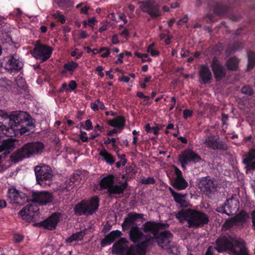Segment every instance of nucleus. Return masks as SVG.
I'll return each mask as SVG.
<instances>
[{
    "mask_svg": "<svg viewBox=\"0 0 255 255\" xmlns=\"http://www.w3.org/2000/svg\"><path fill=\"white\" fill-rule=\"evenodd\" d=\"M8 119H10L12 126L17 128L21 134L28 135L33 132L34 125L31 118L26 113L20 112L9 116L3 111L0 110V128L3 126V122Z\"/></svg>",
    "mask_w": 255,
    "mask_h": 255,
    "instance_id": "f257e3e1",
    "label": "nucleus"
},
{
    "mask_svg": "<svg viewBox=\"0 0 255 255\" xmlns=\"http://www.w3.org/2000/svg\"><path fill=\"white\" fill-rule=\"evenodd\" d=\"M176 218L181 223L186 221L189 228H198L203 227L209 222V216L206 213L193 209H182L176 215Z\"/></svg>",
    "mask_w": 255,
    "mask_h": 255,
    "instance_id": "f03ea898",
    "label": "nucleus"
},
{
    "mask_svg": "<svg viewBox=\"0 0 255 255\" xmlns=\"http://www.w3.org/2000/svg\"><path fill=\"white\" fill-rule=\"evenodd\" d=\"M43 148V144L39 141L26 143L10 155V160L16 163L25 158L41 153Z\"/></svg>",
    "mask_w": 255,
    "mask_h": 255,
    "instance_id": "7ed1b4c3",
    "label": "nucleus"
},
{
    "mask_svg": "<svg viewBox=\"0 0 255 255\" xmlns=\"http://www.w3.org/2000/svg\"><path fill=\"white\" fill-rule=\"evenodd\" d=\"M115 177L112 174H109L103 178L100 182L101 189H108V193L112 195L114 194H122L128 188L127 181L120 182L119 184L114 185Z\"/></svg>",
    "mask_w": 255,
    "mask_h": 255,
    "instance_id": "20e7f679",
    "label": "nucleus"
},
{
    "mask_svg": "<svg viewBox=\"0 0 255 255\" xmlns=\"http://www.w3.org/2000/svg\"><path fill=\"white\" fill-rule=\"evenodd\" d=\"M34 172L37 184L43 187L51 185L54 174L49 166L44 164L36 166Z\"/></svg>",
    "mask_w": 255,
    "mask_h": 255,
    "instance_id": "39448f33",
    "label": "nucleus"
},
{
    "mask_svg": "<svg viewBox=\"0 0 255 255\" xmlns=\"http://www.w3.org/2000/svg\"><path fill=\"white\" fill-rule=\"evenodd\" d=\"M7 196L10 204L22 206L29 201L27 196L23 192L11 187L7 191Z\"/></svg>",
    "mask_w": 255,
    "mask_h": 255,
    "instance_id": "423d86ee",
    "label": "nucleus"
},
{
    "mask_svg": "<svg viewBox=\"0 0 255 255\" xmlns=\"http://www.w3.org/2000/svg\"><path fill=\"white\" fill-rule=\"evenodd\" d=\"M39 213V208L37 205L28 204L18 212V215L23 220L29 223L36 220Z\"/></svg>",
    "mask_w": 255,
    "mask_h": 255,
    "instance_id": "0eeeda50",
    "label": "nucleus"
},
{
    "mask_svg": "<svg viewBox=\"0 0 255 255\" xmlns=\"http://www.w3.org/2000/svg\"><path fill=\"white\" fill-rule=\"evenodd\" d=\"M249 214L244 211H241L238 214L227 220L223 225L225 230H229L234 226L242 227L249 218Z\"/></svg>",
    "mask_w": 255,
    "mask_h": 255,
    "instance_id": "6e6552de",
    "label": "nucleus"
},
{
    "mask_svg": "<svg viewBox=\"0 0 255 255\" xmlns=\"http://www.w3.org/2000/svg\"><path fill=\"white\" fill-rule=\"evenodd\" d=\"M203 144L212 150H227L228 146L226 142L220 139L218 135L211 134L205 137Z\"/></svg>",
    "mask_w": 255,
    "mask_h": 255,
    "instance_id": "1a4fd4ad",
    "label": "nucleus"
},
{
    "mask_svg": "<svg viewBox=\"0 0 255 255\" xmlns=\"http://www.w3.org/2000/svg\"><path fill=\"white\" fill-rule=\"evenodd\" d=\"M201 160V156L190 149L182 151L178 156V161L183 168H185L189 162L197 163Z\"/></svg>",
    "mask_w": 255,
    "mask_h": 255,
    "instance_id": "9d476101",
    "label": "nucleus"
},
{
    "mask_svg": "<svg viewBox=\"0 0 255 255\" xmlns=\"http://www.w3.org/2000/svg\"><path fill=\"white\" fill-rule=\"evenodd\" d=\"M239 209V201L236 198L232 197L227 199L225 204L221 207H218L216 211L225 214L228 216L234 215Z\"/></svg>",
    "mask_w": 255,
    "mask_h": 255,
    "instance_id": "9b49d317",
    "label": "nucleus"
},
{
    "mask_svg": "<svg viewBox=\"0 0 255 255\" xmlns=\"http://www.w3.org/2000/svg\"><path fill=\"white\" fill-rule=\"evenodd\" d=\"M141 10L149 14L152 18H156L161 15L159 5L153 0H146L140 3Z\"/></svg>",
    "mask_w": 255,
    "mask_h": 255,
    "instance_id": "f8f14e48",
    "label": "nucleus"
},
{
    "mask_svg": "<svg viewBox=\"0 0 255 255\" xmlns=\"http://www.w3.org/2000/svg\"><path fill=\"white\" fill-rule=\"evenodd\" d=\"M30 200L39 205L44 206L53 202L54 196L51 192L48 191L33 192Z\"/></svg>",
    "mask_w": 255,
    "mask_h": 255,
    "instance_id": "ddd939ff",
    "label": "nucleus"
},
{
    "mask_svg": "<svg viewBox=\"0 0 255 255\" xmlns=\"http://www.w3.org/2000/svg\"><path fill=\"white\" fill-rule=\"evenodd\" d=\"M52 50V48L47 45L37 44L33 49V56L43 62L50 57Z\"/></svg>",
    "mask_w": 255,
    "mask_h": 255,
    "instance_id": "4468645a",
    "label": "nucleus"
},
{
    "mask_svg": "<svg viewBox=\"0 0 255 255\" xmlns=\"http://www.w3.org/2000/svg\"><path fill=\"white\" fill-rule=\"evenodd\" d=\"M197 186L201 191L207 195L211 194L212 191L216 187L214 178L209 176L198 179Z\"/></svg>",
    "mask_w": 255,
    "mask_h": 255,
    "instance_id": "2eb2a0df",
    "label": "nucleus"
},
{
    "mask_svg": "<svg viewBox=\"0 0 255 255\" xmlns=\"http://www.w3.org/2000/svg\"><path fill=\"white\" fill-rule=\"evenodd\" d=\"M248 253V249L243 240L233 238L229 252L232 255H246Z\"/></svg>",
    "mask_w": 255,
    "mask_h": 255,
    "instance_id": "dca6fc26",
    "label": "nucleus"
},
{
    "mask_svg": "<svg viewBox=\"0 0 255 255\" xmlns=\"http://www.w3.org/2000/svg\"><path fill=\"white\" fill-rule=\"evenodd\" d=\"M173 234L168 230L161 232L155 237L158 245L162 249H168L170 248V243L173 239Z\"/></svg>",
    "mask_w": 255,
    "mask_h": 255,
    "instance_id": "f3484780",
    "label": "nucleus"
},
{
    "mask_svg": "<svg viewBox=\"0 0 255 255\" xmlns=\"http://www.w3.org/2000/svg\"><path fill=\"white\" fill-rule=\"evenodd\" d=\"M60 217V214L59 213H53L44 221L35 224L34 226L43 227L45 229L49 230H54L59 221Z\"/></svg>",
    "mask_w": 255,
    "mask_h": 255,
    "instance_id": "a211bd4d",
    "label": "nucleus"
},
{
    "mask_svg": "<svg viewBox=\"0 0 255 255\" xmlns=\"http://www.w3.org/2000/svg\"><path fill=\"white\" fill-rule=\"evenodd\" d=\"M174 173L176 175L172 183V186L180 190L186 189L188 186V182L183 178L182 171L176 166H174Z\"/></svg>",
    "mask_w": 255,
    "mask_h": 255,
    "instance_id": "6ab92c4d",
    "label": "nucleus"
},
{
    "mask_svg": "<svg viewBox=\"0 0 255 255\" xmlns=\"http://www.w3.org/2000/svg\"><path fill=\"white\" fill-rule=\"evenodd\" d=\"M211 66L216 81H219L225 77L226 69L216 57L213 58Z\"/></svg>",
    "mask_w": 255,
    "mask_h": 255,
    "instance_id": "aec40b11",
    "label": "nucleus"
},
{
    "mask_svg": "<svg viewBox=\"0 0 255 255\" xmlns=\"http://www.w3.org/2000/svg\"><path fill=\"white\" fill-rule=\"evenodd\" d=\"M23 63L21 59L16 54L11 55L5 65L7 69L15 71H19L23 67Z\"/></svg>",
    "mask_w": 255,
    "mask_h": 255,
    "instance_id": "412c9836",
    "label": "nucleus"
},
{
    "mask_svg": "<svg viewBox=\"0 0 255 255\" xmlns=\"http://www.w3.org/2000/svg\"><path fill=\"white\" fill-rule=\"evenodd\" d=\"M143 215L135 212H130L127 214L123 223L122 224V229L124 231L128 230L129 228L135 224L138 219H142Z\"/></svg>",
    "mask_w": 255,
    "mask_h": 255,
    "instance_id": "4be33fe9",
    "label": "nucleus"
},
{
    "mask_svg": "<svg viewBox=\"0 0 255 255\" xmlns=\"http://www.w3.org/2000/svg\"><path fill=\"white\" fill-rule=\"evenodd\" d=\"M233 238H228L225 236L220 237L216 241L215 249L219 253L224 251H227L229 253Z\"/></svg>",
    "mask_w": 255,
    "mask_h": 255,
    "instance_id": "5701e85b",
    "label": "nucleus"
},
{
    "mask_svg": "<svg viewBox=\"0 0 255 255\" xmlns=\"http://www.w3.org/2000/svg\"><path fill=\"white\" fill-rule=\"evenodd\" d=\"M243 162L246 165L247 171L255 170V148L249 150L245 155Z\"/></svg>",
    "mask_w": 255,
    "mask_h": 255,
    "instance_id": "b1692460",
    "label": "nucleus"
},
{
    "mask_svg": "<svg viewBox=\"0 0 255 255\" xmlns=\"http://www.w3.org/2000/svg\"><path fill=\"white\" fill-rule=\"evenodd\" d=\"M16 142L15 139L8 138L4 140L0 145V153L2 152L0 155H2L3 158H5L10 151L15 148Z\"/></svg>",
    "mask_w": 255,
    "mask_h": 255,
    "instance_id": "393cba45",
    "label": "nucleus"
},
{
    "mask_svg": "<svg viewBox=\"0 0 255 255\" xmlns=\"http://www.w3.org/2000/svg\"><path fill=\"white\" fill-rule=\"evenodd\" d=\"M85 203L86 215H91L98 210L99 206V199L97 196H94L90 201L85 200Z\"/></svg>",
    "mask_w": 255,
    "mask_h": 255,
    "instance_id": "a878e982",
    "label": "nucleus"
},
{
    "mask_svg": "<svg viewBox=\"0 0 255 255\" xmlns=\"http://www.w3.org/2000/svg\"><path fill=\"white\" fill-rule=\"evenodd\" d=\"M199 75L203 84H207L211 82L212 74L207 66L202 65L200 67Z\"/></svg>",
    "mask_w": 255,
    "mask_h": 255,
    "instance_id": "bb28decb",
    "label": "nucleus"
},
{
    "mask_svg": "<svg viewBox=\"0 0 255 255\" xmlns=\"http://www.w3.org/2000/svg\"><path fill=\"white\" fill-rule=\"evenodd\" d=\"M129 239L134 243H138L143 239V233L137 226H132L129 232Z\"/></svg>",
    "mask_w": 255,
    "mask_h": 255,
    "instance_id": "cd10ccee",
    "label": "nucleus"
},
{
    "mask_svg": "<svg viewBox=\"0 0 255 255\" xmlns=\"http://www.w3.org/2000/svg\"><path fill=\"white\" fill-rule=\"evenodd\" d=\"M122 233L119 230H115L111 232L101 242L102 247H105L111 244L114 241L120 237Z\"/></svg>",
    "mask_w": 255,
    "mask_h": 255,
    "instance_id": "c85d7f7f",
    "label": "nucleus"
},
{
    "mask_svg": "<svg viewBox=\"0 0 255 255\" xmlns=\"http://www.w3.org/2000/svg\"><path fill=\"white\" fill-rule=\"evenodd\" d=\"M170 191L172 197L174 198L175 201L179 204L180 206L182 207H187L188 206L189 203L185 200L186 194H182L176 192L171 188H170Z\"/></svg>",
    "mask_w": 255,
    "mask_h": 255,
    "instance_id": "c756f323",
    "label": "nucleus"
},
{
    "mask_svg": "<svg viewBox=\"0 0 255 255\" xmlns=\"http://www.w3.org/2000/svg\"><path fill=\"white\" fill-rule=\"evenodd\" d=\"M128 248V241L125 238L120 239L113 246V252L116 254L123 253Z\"/></svg>",
    "mask_w": 255,
    "mask_h": 255,
    "instance_id": "7c9ffc66",
    "label": "nucleus"
},
{
    "mask_svg": "<svg viewBox=\"0 0 255 255\" xmlns=\"http://www.w3.org/2000/svg\"><path fill=\"white\" fill-rule=\"evenodd\" d=\"M142 229L145 233L150 232L154 236L158 235L156 222H146L143 225Z\"/></svg>",
    "mask_w": 255,
    "mask_h": 255,
    "instance_id": "2f4dec72",
    "label": "nucleus"
},
{
    "mask_svg": "<svg viewBox=\"0 0 255 255\" xmlns=\"http://www.w3.org/2000/svg\"><path fill=\"white\" fill-rule=\"evenodd\" d=\"M125 119L122 116H118L109 121V124L114 127L123 128L125 125Z\"/></svg>",
    "mask_w": 255,
    "mask_h": 255,
    "instance_id": "473e14b6",
    "label": "nucleus"
},
{
    "mask_svg": "<svg viewBox=\"0 0 255 255\" xmlns=\"http://www.w3.org/2000/svg\"><path fill=\"white\" fill-rule=\"evenodd\" d=\"M239 60L236 57L229 58L226 63L228 69L231 71H236L238 68Z\"/></svg>",
    "mask_w": 255,
    "mask_h": 255,
    "instance_id": "72a5a7b5",
    "label": "nucleus"
},
{
    "mask_svg": "<svg viewBox=\"0 0 255 255\" xmlns=\"http://www.w3.org/2000/svg\"><path fill=\"white\" fill-rule=\"evenodd\" d=\"M85 208V200H82L77 204L74 208V214L77 216L87 215Z\"/></svg>",
    "mask_w": 255,
    "mask_h": 255,
    "instance_id": "f704fd0d",
    "label": "nucleus"
},
{
    "mask_svg": "<svg viewBox=\"0 0 255 255\" xmlns=\"http://www.w3.org/2000/svg\"><path fill=\"white\" fill-rule=\"evenodd\" d=\"M86 235L85 231H81L72 234L66 240V242L71 243L74 241H81Z\"/></svg>",
    "mask_w": 255,
    "mask_h": 255,
    "instance_id": "c9c22d12",
    "label": "nucleus"
},
{
    "mask_svg": "<svg viewBox=\"0 0 255 255\" xmlns=\"http://www.w3.org/2000/svg\"><path fill=\"white\" fill-rule=\"evenodd\" d=\"M99 155L101 156L107 163L111 165H112L115 161L113 156L105 149L101 151Z\"/></svg>",
    "mask_w": 255,
    "mask_h": 255,
    "instance_id": "e433bc0d",
    "label": "nucleus"
},
{
    "mask_svg": "<svg viewBox=\"0 0 255 255\" xmlns=\"http://www.w3.org/2000/svg\"><path fill=\"white\" fill-rule=\"evenodd\" d=\"M74 187V182L71 178L66 180L61 185V189L63 191H69Z\"/></svg>",
    "mask_w": 255,
    "mask_h": 255,
    "instance_id": "4c0bfd02",
    "label": "nucleus"
},
{
    "mask_svg": "<svg viewBox=\"0 0 255 255\" xmlns=\"http://www.w3.org/2000/svg\"><path fill=\"white\" fill-rule=\"evenodd\" d=\"M255 65V53L252 51L248 53V68L252 69Z\"/></svg>",
    "mask_w": 255,
    "mask_h": 255,
    "instance_id": "58836bf2",
    "label": "nucleus"
},
{
    "mask_svg": "<svg viewBox=\"0 0 255 255\" xmlns=\"http://www.w3.org/2000/svg\"><path fill=\"white\" fill-rule=\"evenodd\" d=\"M78 64L75 62L71 61L68 63L65 64L64 68L66 71H73L76 68L78 67Z\"/></svg>",
    "mask_w": 255,
    "mask_h": 255,
    "instance_id": "ea45409f",
    "label": "nucleus"
},
{
    "mask_svg": "<svg viewBox=\"0 0 255 255\" xmlns=\"http://www.w3.org/2000/svg\"><path fill=\"white\" fill-rule=\"evenodd\" d=\"M227 10V8L220 4H217L214 7V12L219 15L224 14Z\"/></svg>",
    "mask_w": 255,
    "mask_h": 255,
    "instance_id": "a19ab883",
    "label": "nucleus"
},
{
    "mask_svg": "<svg viewBox=\"0 0 255 255\" xmlns=\"http://www.w3.org/2000/svg\"><path fill=\"white\" fill-rule=\"evenodd\" d=\"M145 130L148 133L153 132L154 134L157 135L158 133L159 128L158 127L152 128L150 126L149 124H147L145 126Z\"/></svg>",
    "mask_w": 255,
    "mask_h": 255,
    "instance_id": "79ce46f5",
    "label": "nucleus"
},
{
    "mask_svg": "<svg viewBox=\"0 0 255 255\" xmlns=\"http://www.w3.org/2000/svg\"><path fill=\"white\" fill-rule=\"evenodd\" d=\"M241 92L243 94H246V95H247L249 96H251L253 94L254 91L251 86L247 85V86H245L242 88Z\"/></svg>",
    "mask_w": 255,
    "mask_h": 255,
    "instance_id": "37998d69",
    "label": "nucleus"
},
{
    "mask_svg": "<svg viewBox=\"0 0 255 255\" xmlns=\"http://www.w3.org/2000/svg\"><path fill=\"white\" fill-rule=\"evenodd\" d=\"M140 183L142 184H154L155 183V180L153 177H148L147 178L141 179Z\"/></svg>",
    "mask_w": 255,
    "mask_h": 255,
    "instance_id": "c03bdc74",
    "label": "nucleus"
},
{
    "mask_svg": "<svg viewBox=\"0 0 255 255\" xmlns=\"http://www.w3.org/2000/svg\"><path fill=\"white\" fill-rule=\"evenodd\" d=\"M53 16L57 19V20L60 21L61 23L63 24L65 22V16L64 15L61 14L60 12L56 11L55 13L53 14Z\"/></svg>",
    "mask_w": 255,
    "mask_h": 255,
    "instance_id": "a18cd8bd",
    "label": "nucleus"
},
{
    "mask_svg": "<svg viewBox=\"0 0 255 255\" xmlns=\"http://www.w3.org/2000/svg\"><path fill=\"white\" fill-rule=\"evenodd\" d=\"M154 46V44L151 43V44H150L148 46V47L147 49V52L148 53H149L153 56H156L159 54V52L153 49Z\"/></svg>",
    "mask_w": 255,
    "mask_h": 255,
    "instance_id": "49530a36",
    "label": "nucleus"
},
{
    "mask_svg": "<svg viewBox=\"0 0 255 255\" xmlns=\"http://www.w3.org/2000/svg\"><path fill=\"white\" fill-rule=\"evenodd\" d=\"M134 54L137 57L141 58L142 61L143 62H146V61H151V59L150 58L148 59L147 60L145 59V58H147L148 56L147 54H146V53L141 54V53H139L138 52H135Z\"/></svg>",
    "mask_w": 255,
    "mask_h": 255,
    "instance_id": "de8ad7c7",
    "label": "nucleus"
},
{
    "mask_svg": "<svg viewBox=\"0 0 255 255\" xmlns=\"http://www.w3.org/2000/svg\"><path fill=\"white\" fill-rule=\"evenodd\" d=\"M169 225L166 223H157V231L159 232V230L166 229L169 227Z\"/></svg>",
    "mask_w": 255,
    "mask_h": 255,
    "instance_id": "09e8293b",
    "label": "nucleus"
},
{
    "mask_svg": "<svg viewBox=\"0 0 255 255\" xmlns=\"http://www.w3.org/2000/svg\"><path fill=\"white\" fill-rule=\"evenodd\" d=\"M193 112L191 110L186 109L183 111V117L185 119H187L188 117L192 116Z\"/></svg>",
    "mask_w": 255,
    "mask_h": 255,
    "instance_id": "8fccbe9b",
    "label": "nucleus"
},
{
    "mask_svg": "<svg viewBox=\"0 0 255 255\" xmlns=\"http://www.w3.org/2000/svg\"><path fill=\"white\" fill-rule=\"evenodd\" d=\"M80 139L83 142H87L88 140V138L87 136H85V135H86V132L84 131H81L80 132Z\"/></svg>",
    "mask_w": 255,
    "mask_h": 255,
    "instance_id": "3c124183",
    "label": "nucleus"
},
{
    "mask_svg": "<svg viewBox=\"0 0 255 255\" xmlns=\"http://www.w3.org/2000/svg\"><path fill=\"white\" fill-rule=\"evenodd\" d=\"M68 86L71 90H74L77 88V85L75 81L72 80L70 81Z\"/></svg>",
    "mask_w": 255,
    "mask_h": 255,
    "instance_id": "603ef678",
    "label": "nucleus"
},
{
    "mask_svg": "<svg viewBox=\"0 0 255 255\" xmlns=\"http://www.w3.org/2000/svg\"><path fill=\"white\" fill-rule=\"evenodd\" d=\"M86 128H85L86 130H90L92 129V124L90 120H87L85 121Z\"/></svg>",
    "mask_w": 255,
    "mask_h": 255,
    "instance_id": "864d4df0",
    "label": "nucleus"
},
{
    "mask_svg": "<svg viewBox=\"0 0 255 255\" xmlns=\"http://www.w3.org/2000/svg\"><path fill=\"white\" fill-rule=\"evenodd\" d=\"M23 236L20 235H15L14 236V240L16 243H19L23 240Z\"/></svg>",
    "mask_w": 255,
    "mask_h": 255,
    "instance_id": "5fc2aeb1",
    "label": "nucleus"
},
{
    "mask_svg": "<svg viewBox=\"0 0 255 255\" xmlns=\"http://www.w3.org/2000/svg\"><path fill=\"white\" fill-rule=\"evenodd\" d=\"M103 70V68L102 66H98L96 69V71L99 72V75L101 77H103L104 76V74L102 72Z\"/></svg>",
    "mask_w": 255,
    "mask_h": 255,
    "instance_id": "6e6d98bb",
    "label": "nucleus"
},
{
    "mask_svg": "<svg viewBox=\"0 0 255 255\" xmlns=\"http://www.w3.org/2000/svg\"><path fill=\"white\" fill-rule=\"evenodd\" d=\"M112 41L114 44H116L119 43V41L118 40V36L117 34H115L112 36Z\"/></svg>",
    "mask_w": 255,
    "mask_h": 255,
    "instance_id": "4d7b16f0",
    "label": "nucleus"
},
{
    "mask_svg": "<svg viewBox=\"0 0 255 255\" xmlns=\"http://www.w3.org/2000/svg\"><path fill=\"white\" fill-rule=\"evenodd\" d=\"M189 52L186 51L184 48H182L181 52V56L182 57H186L189 56Z\"/></svg>",
    "mask_w": 255,
    "mask_h": 255,
    "instance_id": "13d9d810",
    "label": "nucleus"
},
{
    "mask_svg": "<svg viewBox=\"0 0 255 255\" xmlns=\"http://www.w3.org/2000/svg\"><path fill=\"white\" fill-rule=\"evenodd\" d=\"M252 216V222L253 224V227L255 230V211H253L251 213Z\"/></svg>",
    "mask_w": 255,
    "mask_h": 255,
    "instance_id": "bf43d9fd",
    "label": "nucleus"
},
{
    "mask_svg": "<svg viewBox=\"0 0 255 255\" xmlns=\"http://www.w3.org/2000/svg\"><path fill=\"white\" fill-rule=\"evenodd\" d=\"M96 102L98 104V108L101 110H105L106 109L104 104L101 102L99 100L97 99Z\"/></svg>",
    "mask_w": 255,
    "mask_h": 255,
    "instance_id": "052dcab7",
    "label": "nucleus"
},
{
    "mask_svg": "<svg viewBox=\"0 0 255 255\" xmlns=\"http://www.w3.org/2000/svg\"><path fill=\"white\" fill-rule=\"evenodd\" d=\"M124 53H120L118 55V58L117 60V61H116V63L117 64V63H118V62H120L121 63H123V58L124 57Z\"/></svg>",
    "mask_w": 255,
    "mask_h": 255,
    "instance_id": "680f3d73",
    "label": "nucleus"
},
{
    "mask_svg": "<svg viewBox=\"0 0 255 255\" xmlns=\"http://www.w3.org/2000/svg\"><path fill=\"white\" fill-rule=\"evenodd\" d=\"M110 50L109 48H107V49L105 50V52L102 53L101 54V57L103 58H106L108 57L110 55Z\"/></svg>",
    "mask_w": 255,
    "mask_h": 255,
    "instance_id": "e2e57ef3",
    "label": "nucleus"
},
{
    "mask_svg": "<svg viewBox=\"0 0 255 255\" xmlns=\"http://www.w3.org/2000/svg\"><path fill=\"white\" fill-rule=\"evenodd\" d=\"M130 80V78L126 76H123L119 79L120 81H124L125 83H128Z\"/></svg>",
    "mask_w": 255,
    "mask_h": 255,
    "instance_id": "0e129e2a",
    "label": "nucleus"
},
{
    "mask_svg": "<svg viewBox=\"0 0 255 255\" xmlns=\"http://www.w3.org/2000/svg\"><path fill=\"white\" fill-rule=\"evenodd\" d=\"M119 156L122 160V165L125 166L127 162V160L126 159L125 154H123Z\"/></svg>",
    "mask_w": 255,
    "mask_h": 255,
    "instance_id": "69168bd1",
    "label": "nucleus"
},
{
    "mask_svg": "<svg viewBox=\"0 0 255 255\" xmlns=\"http://www.w3.org/2000/svg\"><path fill=\"white\" fill-rule=\"evenodd\" d=\"M120 35L123 36L124 38H127L128 37V30L127 29H124L120 33Z\"/></svg>",
    "mask_w": 255,
    "mask_h": 255,
    "instance_id": "338daca9",
    "label": "nucleus"
},
{
    "mask_svg": "<svg viewBox=\"0 0 255 255\" xmlns=\"http://www.w3.org/2000/svg\"><path fill=\"white\" fill-rule=\"evenodd\" d=\"M91 108L94 111H97L98 110V104L96 102V101L94 103H91Z\"/></svg>",
    "mask_w": 255,
    "mask_h": 255,
    "instance_id": "774afa93",
    "label": "nucleus"
}]
</instances>
